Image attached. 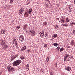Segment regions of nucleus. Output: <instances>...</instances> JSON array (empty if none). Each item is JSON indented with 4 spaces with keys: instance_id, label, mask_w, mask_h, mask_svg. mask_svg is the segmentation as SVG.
Here are the masks:
<instances>
[{
    "instance_id": "c85d7f7f",
    "label": "nucleus",
    "mask_w": 75,
    "mask_h": 75,
    "mask_svg": "<svg viewBox=\"0 0 75 75\" xmlns=\"http://www.w3.org/2000/svg\"><path fill=\"white\" fill-rule=\"evenodd\" d=\"M28 16V14L27 13H25L24 14V16Z\"/></svg>"
},
{
    "instance_id": "0eeeda50",
    "label": "nucleus",
    "mask_w": 75,
    "mask_h": 75,
    "mask_svg": "<svg viewBox=\"0 0 75 75\" xmlns=\"http://www.w3.org/2000/svg\"><path fill=\"white\" fill-rule=\"evenodd\" d=\"M5 41L4 40H1L0 41V43L1 44V45H4V44H5Z\"/></svg>"
},
{
    "instance_id": "f8f14e48",
    "label": "nucleus",
    "mask_w": 75,
    "mask_h": 75,
    "mask_svg": "<svg viewBox=\"0 0 75 75\" xmlns=\"http://www.w3.org/2000/svg\"><path fill=\"white\" fill-rule=\"evenodd\" d=\"M71 45H72L73 46L74 45V44H75V42H74V40H73L71 41Z\"/></svg>"
},
{
    "instance_id": "a211bd4d",
    "label": "nucleus",
    "mask_w": 75,
    "mask_h": 75,
    "mask_svg": "<svg viewBox=\"0 0 75 75\" xmlns=\"http://www.w3.org/2000/svg\"><path fill=\"white\" fill-rule=\"evenodd\" d=\"M28 13L30 14H31V13H32V8H31L30 9H29Z\"/></svg>"
},
{
    "instance_id": "412c9836",
    "label": "nucleus",
    "mask_w": 75,
    "mask_h": 75,
    "mask_svg": "<svg viewBox=\"0 0 75 75\" xmlns=\"http://www.w3.org/2000/svg\"><path fill=\"white\" fill-rule=\"evenodd\" d=\"M64 48L63 47H62L61 48H60V52H61V51H64Z\"/></svg>"
},
{
    "instance_id": "393cba45",
    "label": "nucleus",
    "mask_w": 75,
    "mask_h": 75,
    "mask_svg": "<svg viewBox=\"0 0 75 75\" xmlns=\"http://www.w3.org/2000/svg\"><path fill=\"white\" fill-rule=\"evenodd\" d=\"M44 25H46L47 24V23L46 22V21H45L43 22Z\"/></svg>"
},
{
    "instance_id": "79ce46f5",
    "label": "nucleus",
    "mask_w": 75,
    "mask_h": 75,
    "mask_svg": "<svg viewBox=\"0 0 75 75\" xmlns=\"http://www.w3.org/2000/svg\"><path fill=\"white\" fill-rule=\"evenodd\" d=\"M2 72L1 71H0V75H1V74Z\"/></svg>"
},
{
    "instance_id": "7ed1b4c3",
    "label": "nucleus",
    "mask_w": 75,
    "mask_h": 75,
    "mask_svg": "<svg viewBox=\"0 0 75 75\" xmlns=\"http://www.w3.org/2000/svg\"><path fill=\"white\" fill-rule=\"evenodd\" d=\"M24 8H21L19 10V15L21 16H22L23 15V12L24 11Z\"/></svg>"
},
{
    "instance_id": "2eb2a0df",
    "label": "nucleus",
    "mask_w": 75,
    "mask_h": 75,
    "mask_svg": "<svg viewBox=\"0 0 75 75\" xmlns=\"http://www.w3.org/2000/svg\"><path fill=\"white\" fill-rule=\"evenodd\" d=\"M62 25H63V26L65 27H68V24L67 23L63 24H62Z\"/></svg>"
},
{
    "instance_id": "c03bdc74",
    "label": "nucleus",
    "mask_w": 75,
    "mask_h": 75,
    "mask_svg": "<svg viewBox=\"0 0 75 75\" xmlns=\"http://www.w3.org/2000/svg\"><path fill=\"white\" fill-rule=\"evenodd\" d=\"M74 3L75 4V0H74Z\"/></svg>"
},
{
    "instance_id": "b1692460",
    "label": "nucleus",
    "mask_w": 75,
    "mask_h": 75,
    "mask_svg": "<svg viewBox=\"0 0 75 75\" xmlns=\"http://www.w3.org/2000/svg\"><path fill=\"white\" fill-rule=\"evenodd\" d=\"M53 45L54 46H55V47H57L58 46V44L57 43H54L53 44Z\"/></svg>"
},
{
    "instance_id": "bb28decb",
    "label": "nucleus",
    "mask_w": 75,
    "mask_h": 75,
    "mask_svg": "<svg viewBox=\"0 0 75 75\" xmlns=\"http://www.w3.org/2000/svg\"><path fill=\"white\" fill-rule=\"evenodd\" d=\"M13 0H10V3L11 4H12L13 3Z\"/></svg>"
},
{
    "instance_id": "4be33fe9",
    "label": "nucleus",
    "mask_w": 75,
    "mask_h": 75,
    "mask_svg": "<svg viewBox=\"0 0 75 75\" xmlns=\"http://www.w3.org/2000/svg\"><path fill=\"white\" fill-rule=\"evenodd\" d=\"M46 61L47 62H50V61L49 60V57H47V58L46 59Z\"/></svg>"
},
{
    "instance_id": "f3484780",
    "label": "nucleus",
    "mask_w": 75,
    "mask_h": 75,
    "mask_svg": "<svg viewBox=\"0 0 75 75\" xmlns=\"http://www.w3.org/2000/svg\"><path fill=\"white\" fill-rule=\"evenodd\" d=\"M26 48H27V47L26 46H25L22 47L21 50L22 51H24V50H25Z\"/></svg>"
},
{
    "instance_id": "de8ad7c7",
    "label": "nucleus",
    "mask_w": 75,
    "mask_h": 75,
    "mask_svg": "<svg viewBox=\"0 0 75 75\" xmlns=\"http://www.w3.org/2000/svg\"><path fill=\"white\" fill-rule=\"evenodd\" d=\"M29 4V3H28L27 4Z\"/></svg>"
},
{
    "instance_id": "473e14b6",
    "label": "nucleus",
    "mask_w": 75,
    "mask_h": 75,
    "mask_svg": "<svg viewBox=\"0 0 75 75\" xmlns=\"http://www.w3.org/2000/svg\"><path fill=\"white\" fill-rule=\"evenodd\" d=\"M16 28L17 29H19V28H20V26H18L16 27Z\"/></svg>"
},
{
    "instance_id": "e433bc0d",
    "label": "nucleus",
    "mask_w": 75,
    "mask_h": 75,
    "mask_svg": "<svg viewBox=\"0 0 75 75\" xmlns=\"http://www.w3.org/2000/svg\"><path fill=\"white\" fill-rule=\"evenodd\" d=\"M54 65L56 67H57V63H55L54 64Z\"/></svg>"
},
{
    "instance_id": "9b49d317",
    "label": "nucleus",
    "mask_w": 75,
    "mask_h": 75,
    "mask_svg": "<svg viewBox=\"0 0 75 75\" xmlns=\"http://www.w3.org/2000/svg\"><path fill=\"white\" fill-rule=\"evenodd\" d=\"M26 68L27 71H28L29 70V68H30L29 64H27L26 66Z\"/></svg>"
},
{
    "instance_id": "ea45409f",
    "label": "nucleus",
    "mask_w": 75,
    "mask_h": 75,
    "mask_svg": "<svg viewBox=\"0 0 75 75\" xmlns=\"http://www.w3.org/2000/svg\"><path fill=\"white\" fill-rule=\"evenodd\" d=\"M73 33H74V34H75V30H74V31H73Z\"/></svg>"
},
{
    "instance_id": "a19ab883",
    "label": "nucleus",
    "mask_w": 75,
    "mask_h": 75,
    "mask_svg": "<svg viewBox=\"0 0 75 75\" xmlns=\"http://www.w3.org/2000/svg\"><path fill=\"white\" fill-rule=\"evenodd\" d=\"M56 20H59V18H56Z\"/></svg>"
},
{
    "instance_id": "f704fd0d",
    "label": "nucleus",
    "mask_w": 75,
    "mask_h": 75,
    "mask_svg": "<svg viewBox=\"0 0 75 75\" xmlns=\"http://www.w3.org/2000/svg\"><path fill=\"white\" fill-rule=\"evenodd\" d=\"M28 54H30V50H28Z\"/></svg>"
},
{
    "instance_id": "ddd939ff",
    "label": "nucleus",
    "mask_w": 75,
    "mask_h": 75,
    "mask_svg": "<svg viewBox=\"0 0 75 75\" xmlns=\"http://www.w3.org/2000/svg\"><path fill=\"white\" fill-rule=\"evenodd\" d=\"M40 35L41 37H42V36H43L44 35V32L43 31L41 32L40 33Z\"/></svg>"
},
{
    "instance_id": "39448f33",
    "label": "nucleus",
    "mask_w": 75,
    "mask_h": 75,
    "mask_svg": "<svg viewBox=\"0 0 75 75\" xmlns=\"http://www.w3.org/2000/svg\"><path fill=\"white\" fill-rule=\"evenodd\" d=\"M30 33V35H31L33 37L35 35V31L34 30H31Z\"/></svg>"
},
{
    "instance_id": "cd10ccee",
    "label": "nucleus",
    "mask_w": 75,
    "mask_h": 75,
    "mask_svg": "<svg viewBox=\"0 0 75 75\" xmlns=\"http://www.w3.org/2000/svg\"><path fill=\"white\" fill-rule=\"evenodd\" d=\"M66 21H67V22H68L69 21V20L68 19V18H66Z\"/></svg>"
},
{
    "instance_id": "6e6552de",
    "label": "nucleus",
    "mask_w": 75,
    "mask_h": 75,
    "mask_svg": "<svg viewBox=\"0 0 75 75\" xmlns=\"http://www.w3.org/2000/svg\"><path fill=\"white\" fill-rule=\"evenodd\" d=\"M65 69H66V70H67V71H71V67H70L68 66V67H65Z\"/></svg>"
},
{
    "instance_id": "5701e85b",
    "label": "nucleus",
    "mask_w": 75,
    "mask_h": 75,
    "mask_svg": "<svg viewBox=\"0 0 75 75\" xmlns=\"http://www.w3.org/2000/svg\"><path fill=\"white\" fill-rule=\"evenodd\" d=\"M57 36H58V35H57V34H54L53 35V37L54 38H56V37H57Z\"/></svg>"
},
{
    "instance_id": "1a4fd4ad",
    "label": "nucleus",
    "mask_w": 75,
    "mask_h": 75,
    "mask_svg": "<svg viewBox=\"0 0 75 75\" xmlns=\"http://www.w3.org/2000/svg\"><path fill=\"white\" fill-rule=\"evenodd\" d=\"M1 34H4L6 33V30L4 29H2L1 31Z\"/></svg>"
},
{
    "instance_id": "a18cd8bd",
    "label": "nucleus",
    "mask_w": 75,
    "mask_h": 75,
    "mask_svg": "<svg viewBox=\"0 0 75 75\" xmlns=\"http://www.w3.org/2000/svg\"><path fill=\"white\" fill-rule=\"evenodd\" d=\"M46 0V1H49V0Z\"/></svg>"
},
{
    "instance_id": "72a5a7b5",
    "label": "nucleus",
    "mask_w": 75,
    "mask_h": 75,
    "mask_svg": "<svg viewBox=\"0 0 75 75\" xmlns=\"http://www.w3.org/2000/svg\"><path fill=\"white\" fill-rule=\"evenodd\" d=\"M66 57L68 58L69 57V54H67L66 56H65Z\"/></svg>"
},
{
    "instance_id": "7c9ffc66",
    "label": "nucleus",
    "mask_w": 75,
    "mask_h": 75,
    "mask_svg": "<svg viewBox=\"0 0 75 75\" xmlns=\"http://www.w3.org/2000/svg\"><path fill=\"white\" fill-rule=\"evenodd\" d=\"M56 49H57L58 50H59L60 49V46H58L56 48Z\"/></svg>"
},
{
    "instance_id": "4c0bfd02",
    "label": "nucleus",
    "mask_w": 75,
    "mask_h": 75,
    "mask_svg": "<svg viewBox=\"0 0 75 75\" xmlns=\"http://www.w3.org/2000/svg\"><path fill=\"white\" fill-rule=\"evenodd\" d=\"M50 75H53V74L52 73V72H51L50 73Z\"/></svg>"
},
{
    "instance_id": "423d86ee",
    "label": "nucleus",
    "mask_w": 75,
    "mask_h": 75,
    "mask_svg": "<svg viewBox=\"0 0 75 75\" xmlns=\"http://www.w3.org/2000/svg\"><path fill=\"white\" fill-rule=\"evenodd\" d=\"M19 40H20L21 42H23L24 40V37L23 36L21 35L20 36Z\"/></svg>"
},
{
    "instance_id": "8fccbe9b",
    "label": "nucleus",
    "mask_w": 75,
    "mask_h": 75,
    "mask_svg": "<svg viewBox=\"0 0 75 75\" xmlns=\"http://www.w3.org/2000/svg\"><path fill=\"white\" fill-rule=\"evenodd\" d=\"M5 48H7V47H5Z\"/></svg>"
},
{
    "instance_id": "37998d69",
    "label": "nucleus",
    "mask_w": 75,
    "mask_h": 75,
    "mask_svg": "<svg viewBox=\"0 0 75 75\" xmlns=\"http://www.w3.org/2000/svg\"><path fill=\"white\" fill-rule=\"evenodd\" d=\"M71 8V6H69V10H70V8Z\"/></svg>"
},
{
    "instance_id": "58836bf2",
    "label": "nucleus",
    "mask_w": 75,
    "mask_h": 75,
    "mask_svg": "<svg viewBox=\"0 0 75 75\" xmlns=\"http://www.w3.org/2000/svg\"><path fill=\"white\" fill-rule=\"evenodd\" d=\"M56 29H57L58 28V26L56 25L55 26Z\"/></svg>"
},
{
    "instance_id": "aec40b11",
    "label": "nucleus",
    "mask_w": 75,
    "mask_h": 75,
    "mask_svg": "<svg viewBox=\"0 0 75 75\" xmlns=\"http://www.w3.org/2000/svg\"><path fill=\"white\" fill-rule=\"evenodd\" d=\"M20 58L22 60H23V59H24L25 58L24 56H21L20 57Z\"/></svg>"
},
{
    "instance_id": "dca6fc26",
    "label": "nucleus",
    "mask_w": 75,
    "mask_h": 75,
    "mask_svg": "<svg viewBox=\"0 0 75 75\" xmlns=\"http://www.w3.org/2000/svg\"><path fill=\"white\" fill-rule=\"evenodd\" d=\"M27 28H28V25H24V26H23L24 29H26Z\"/></svg>"
},
{
    "instance_id": "f03ea898",
    "label": "nucleus",
    "mask_w": 75,
    "mask_h": 75,
    "mask_svg": "<svg viewBox=\"0 0 75 75\" xmlns=\"http://www.w3.org/2000/svg\"><path fill=\"white\" fill-rule=\"evenodd\" d=\"M18 55L17 54L12 56L11 59V61H12L14 60V59H16L17 57H18Z\"/></svg>"
},
{
    "instance_id": "09e8293b",
    "label": "nucleus",
    "mask_w": 75,
    "mask_h": 75,
    "mask_svg": "<svg viewBox=\"0 0 75 75\" xmlns=\"http://www.w3.org/2000/svg\"><path fill=\"white\" fill-rule=\"evenodd\" d=\"M60 22H61L60 21H59V23H60Z\"/></svg>"
},
{
    "instance_id": "9d476101",
    "label": "nucleus",
    "mask_w": 75,
    "mask_h": 75,
    "mask_svg": "<svg viewBox=\"0 0 75 75\" xmlns=\"http://www.w3.org/2000/svg\"><path fill=\"white\" fill-rule=\"evenodd\" d=\"M12 43L13 44H17V41H16V39H13V40Z\"/></svg>"
},
{
    "instance_id": "6ab92c4d",
    "label": "nucleus",
    "mask_w": 75,
    "mask_h": 75,
    "mask_svg": "<svg viewBox=\"0 0 75 75\" xmlns=\"http://www.w3.org/2000/svg\"><path fill=\"white\" fill-rule=\"evenodd\" d=\"M60 22L62 24H64L65 22V21L63 19H61L60 20Z\"/></svg>"
},
{
    "instance_id": "20e7f679",
    "label": "nucleus",
    "mask_w": 75,
    "mask_h": 75,
    "mask_svg": "<svg viewBox=\"0 0 75 75\" xmlns=\"http://www.w3.org/2000/svg\"><path fill=\"white\" fill-rule=\"evenodd\" d=\"M7 68L9 72H11L14 71V68L11 66H8Z\"/></svg>"
},
{
    "instance_id": "49530a36",
    "label": "nucleus",
    "mask_w": 75,
    "mask_h": 75,
    "mask_svg": "<svg viewBox=\"0 0 75 75\" xmlns=\"http://www.w3.org/2000/svg\"><path fill=\"white\" fill-rule=\"evenodd\" d=\"M68 61H69V59H68Z\"/></svg>"
},
{
    "instance_id": "a878e982",
    "label": "nucleus",
    "mask_w": 75,
    "mask_h": 75,
    "mask_svg": "<svg viewBox=\"0 0 75 75\" xmlns=\"http://www.w3.org/2000/svg\"><path fill=\"white\" fill-rule=\"evenodd\" d=\"M67 58L65 56H64V60L65 61H67Z\"/></svg>"
},
{
    "instance_id": "f257e3e1",
    "label": "nucleus",
    "mask_w": 75,
    "mask_h": 75,
    "mask_svg": "<svg viewBox=\"0 0 75 75\" xmlns=\"http://www.w3.org/2000/svg\"><path fill=\"white\" fill-rule=\"evenodd\" d=\"M21 62V60H18L14 61L12 63L13 66H17Z\"/></svg>"
},
{
    "instance_id": "4468645a",
    "label": "nucleus",
    "mask_w": 75,
    "mask_h": 75,
    "mask_svg": "<svg viewBox=\"0 0 75 75\" xmlns=\"http://www.w3.org/2000/svg\"><path fill=\"white\" fill-rule=\"evenodd\" d=\"M70 26H73V25H75V23L74 22H73L70 23Z\"/></svg>"
},
{
    "instance_id": "c9c22d12",
    "label": "nucleus",
    "mask_w": 75,
    "mask_h": 75,
    "mask_svg": "<svg viewBox=\"0 0 75 75\" xmlns=\"http://www.w3.org/2000/svg\"><path fill=\"white\" fill-rule=\"evenodd\" d=\"M69 7H70V10H71V9H72V7L71 5H69Z\"/></svg>"
},
{
    "instance_id": "c756f323",
    "label": "nucleus",
    "mask_w": 75,
    "mask_h": 75,
    "mask_svg": "<svg viewBox=\"0 0 75 75\" xmlns=\"http://www.w3.org/2000/svg\"><path fill=\"white\" fill-rule=\"evenodd\" d=\"M47 35H48V34H47V33H45V37H47Z\"/></svg>"
},
{
    "instance_id": "2f4dec72",
    "label": "nucleus",
    "mask_w": 75,
    "mask_h": 75,
    "mask_svg": "<svg viewBox=\"0 0 75 75\" xmlns=\"http://www.w3.org/2000/svg\"><path fill=\"white\" fill-rule=\"evenodd\" d=\"M44 47H45V48L46 47H47V45L45 44L44 45Z\"/></svg>"
}]
</instances>
